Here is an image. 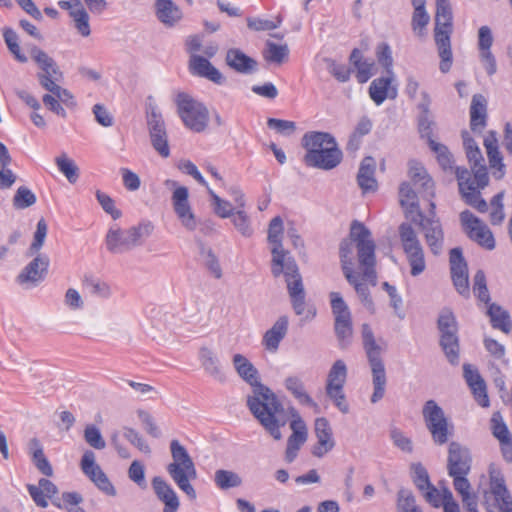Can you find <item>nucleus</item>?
<instances>
[{
    "instance_id": "obj_18",
    "label": "nucleus",
    "mask_w": 512,
    "mask_h": 512,
    "mask_svg": "<svg viewBox=\"0 0 512 512\" xmlns=\"http://www.w3.org/2000/svg\"><path fill=\"white\" fill-rule=\"evenodd\" d=\"M455 175L458 181L459 192L461 193L465 202L477 209L481 213H485L488 210L487 202L481 198L480 187L475 180H472V175L467 168L456 167Z\"/></svg>"
},
{
    "instance_id": "obj_28",
    "label": "nucleus",
    "mask_w": 512,
    "mask_h": 512,
    "mask_svg": "<svg viewBox=\"0 0 512 512\" xmlns=\"http://www.w3.org/2000/svg\"><path fill=\"white\" fill-rule=\"evenodd\" d=\"M151 485L158 500L164 504L163 512H177L180 501L172 486L160 476H155Z\"/></svg>"
},
{
    "instance_id": "obj_35",
    "label": "nucleus",
    "mask_w": 512,
    "mask_h": 512,
    "mask_svg": "<svg viewBox=\"0 0 512 512\" xmlns=\"http://www.w3.org/2000/svg\"><path fill=\"white\" fill-rule=\"evenodd\" d=\"M376 163L372 157H365L359 167L357 183L363 193L375 192L378 188L375 179Z\"/></svg>"
},
{
    "instance_id": "obj_53",
    "label": "nucleus",
    "mask_w": 512,
    "mask_h": 512,
    "mask_svg": "<svg viewBox=\"0 0 512 512\" xmlns=\"http://www.w3.org/2000/svg\"><path fill=\"white\" fill-rule=\"evenodd\" d=\"M334 330L342 349L347 348L351 344L353 336L352 319L345 322H334Z\"/></svg>"
},
{
    "instance_id": "obj_59",
    "label": "nucleus",
    "mask_w": 512,
    "mask_h": 512,
    "mask_svg": "<svg viewBox=\"0 0 512 512\" xmlns=\"http://www.w3.org/2000/svg\"><path fill=\"white\" fill-rule=\"evenodd\" d=\"M36 203L35 194L27 187L20 186L14 197H13V206L16 209H25Z\"/></svg>"
},
{
    "instance_id": "obj_33",
    "label": "nucleus",
    "mask_w": 512,
    "mask_h": 512,
    "mask_svg": "<svg viewBox=\"0 0 512 512\" xmlns=\"http://www.w3.org/2000/svg\"><path fill=\"white\" fill-rule=\"evenodd\" d=\"M464 378L472 390L477 403L482 407L489 406V398L486 391V384L476 369L471 365L464 364L463 366Z\"/></svg>"
},
{
    "instance_id": "obj_36",
    "label": "nucleus",
    "mask_w": 512,
    "mask_h": 512,
    "mask_svg": "<svg viewBox=\"0 0 512 512\" xmlns=\"http://www.w3.org/2000/svg\"><path fill=\"white\" fill-rule=\"evenodd\" d=\"M409 177L420 194L427 197L434 195V183L421 164L409 163Z\"/></svg>"
},
{
    "instance_id": "obj_27",
    "label": "nucleus",
    "mask_w": 512,
    "mask_h": 512,
    "mask_svg": "<svg viewBox=\"0 0 512 512\" xmlns=\"http://www.w3.org/2000/svg\"><path fill=\"white\" fill-rule=\"evenodd\" d=\"M58 5L61 9L68 10L70 17L73 19L75 28L83 37L91 34L89 24V14L81 0L59 1Z\"/></svg>"
},
{
    "instance_id": "obj_32",
    "label": "nucleus",
    "mask_w": 512,
    "mask_h": 512,
    "mask_svg": "<svg viewBox=\"0 0 512 512\" xmlns=\"http://www.w3.org/2000/svg\"><path fill=\"white\" fill-rule=\"evenodd\" d=\"M199 361L207 375L221 383L226 381L225 371L217 354L211 348L206 346L200 348Z\"/></svg>"
},
{
    "instance_id": "obj_2",
    "label": "nucleus",
    "mask_w": 512,
    "mask_h": 512,
    "mask_svg": "<svg viewBox=\"0 0 512 512\" xmlns=\"http://www.w3.org/2000/svg\"><path fill=\"white\" fill-rule=\"evenodd\" d=\"M247 406L275 440L282 438L280 427L285 425V421L279 416L283 412V406L270 388L263 384L253 388L252 395L247 397Z\"/></svg>"
},
{
    "instance_id": "obj_44",
    "label": "nucleus",
    "mask_w": 512,
    "mask_h": 512,
    "mask_svg": "<svg viewBox=\"0 0 512 512\" xmlns=\"http://www.w3.org/2000/svg\"><path fill=\"white\" fill-rule=\"evenodd\" d=\"M286 389L299 401L300 404L317 408V404L305 391L302 380L297 376H290L285 380Z\"/></svg>"
},
{
    "instance_id": "obj_45",
    "label": "nucleus",
    "mask_w": 512,
    "mask_h": 512,
    "mask_svg": "<svg viewBox=\"0 0 512 512\" xmlns=\"http://www.w3.org/2000/svg\"><path fill=\"white\" fill-rule=\"evenodd\" d=\"M83 286L89 290V293L97 298L107 300L113 295L112 287L106 281L92 276H85Z\"/></svg>"
},
{
    "instance_id": "obj_54",
    "label": "nucleus",
    "mask_w": 512,
    "mask_h": 512,
    "mask_svg": "<svg viewBox=\"0 0 512 512\" xmlns=\"http://www.w3.org/2000/svg\"><path fill=\"white\" fill-rule=\"evenodd\" d=\"M397 509L399 512H421L416 505V500L412 492L401 488L397 494Z\"/></svg>"
},
{
    "instance_id": "obj_46",
    "label": "nucleus",
    "mask_w": 512,
    "mask_h": 512,
    "mask_svg": "<svg viewBox=\"0 0 512 512\" xmlns=\"http://www.w3.org/2000/svg\"><path fill=\"white\" fill-rule=\"evenodd\" d=\"M214 482L221 490H228L242 485L240 475L231 470L218 469L214 474Z\"/></svg>"
},
{
    "instance_id": "obj_52",
    "label": "nucleus",
    "mask_w": 512,
    "mask_h": 512,
    "mask_svg": "<svg viewBox=\"0 0 512 512\" xmlns=\"http://www.w3.org/2000/svg\"><path fill=\"white\" fill-rule=\"evenodd\" d=\"M231 218L234 227L242 236L248 238L253 235L251 221L247 213L244 211V208L236 209Z\"/></svg>"
},
{
    "instance_id": "obj_13",
    "label": "nucleus",
    "mask_w": 512,
    "mask_h": 512,
    "mask_svg": "<svg viewBox=\"0 0 512 512\" xmlns=\"http://www.w3.org/2000/svg\"><path fill=\"white\" fill-rule=\"evenodd\" d=\"M347 366L341 359L336 360L327 375L325 391L333 404L343 414L349 412V404L344 393V385L347 379Z\"/></svg>"
},
{
    "instance_id": "obj_6",
    "label": "nucleus",
    "mask_w": 512,
    "mask_h": 512,
    "mask_svg": "<svg viewBox=\"0 0 512 512\" xmlns=\"http://www.w3.org/2000/svg\"><path fill=\"white\" fill-rule=\"evenodd\" d=\"M153 225L149 221L139 222L137 225L122 229L117 224L112 225L105 236L106 249L112 254H124L143 245L152 234Z\"/></svg>"
},
{
    "instance_id": "obj_20",
    "label": "nucleus",
    "mask_w": 512,
    "mask_h": 512,
    "mask_svg": "<svg viewBox=\"0 0 512 512\" xmlns=\"http://www.w3.org/2000/svg\"><path fill=\"white\" fill-rule=\"evenodd\" d=\"M489 487L494 497V507L498 512H512V496L503 474L495 467L489 469Z\"/></svg>"
},
{
    "instance_id": "obj_62",
    "label": "nucleus",
    "mask_w": 512,
    "mask_h": 512,
    "mask_svg": "<svg viewBox=\"0 0 512 512\" xmlns=\"http://www.w3.org/2000/svg\"><path fill=\"white\" fill-rule=\"evenodd\" d=\"M84 439L86 443L94 449L102 450L106 447V442L98 427L89 424L84 429Z\"/></svg>"
},
{
    "instance_id": "obj_49",
    "label": "nucleus",
    "mask_w": 512,
    "mask_h": 512,
    "mask_svg": "<svg viewBox=\"0 0 512 512\" xmlns=\"http://www.w3.org/2000/svg\"><path fill=\"white\" fill-rule=\"evenodd\" d=\"M330 299L335 322H345L352 319L351 312L347 304L338 292H331Z\"/></svg>"
},
{
    "instance_id": "obj_30",
    "label": "nucleus",
    "mask_w": 512,
    "mask_h": 512,
    "mask_svg": "<svg viewBox=\"0 0 512 512\" xmlns=\"http://www.w3.org/2000/svg\"><path fill=\"white\" fill-rule=\"evenodd\" d=\"M283 232V223L280 217H274L268 229V241L273 244L271 249L272 265L281 264L285 259L292 257L289 251L285 250L282 246L280 237Z\"/></svg>"
},
{
    "instance_id": "obj_3",
    "label": "nucleus",
    "mask_w": 512,
    "mask_h": 512,
    "mask_svg": "<svg viewBox=\"0 0 512 512\" xmlns=\"http://www.w3.org/2000/svg\"><path fill=\"white\" fill-rule=\"evenodd\" d=\"M302 146L306 150L303 160L308 167L331 170L342 161V151L330 133L307 132L302 137Z\"/></svg>"
},
{
    "instance_id": "obj_9",
    "label": "nucleus",
    "mask_w": 512,
    "mask_h": 512,
    "mask_svg": "<svg viewBox=\"0 0 512 512\" xmlns=\"http://www.w3.org/2000/svg\"><path fill=\"white\" fill-rule=\"evenodd\" d=\"M399 239L412 276L422 274L426 269L424 248L411 224L403 222L398 228Z\"/></svg>"
},
{
    "instance_id": "obj_34",
    "label": "nucleus",
    "mask_w": 512,
    "mask_h": 512,
    "mask_svg": "<svg viewBox=\"0 0 512 512\" xmlns=\"http://www.w3.org/2000/svg\"><path fill=\"white\" fill-rule=\"evenodd\" d=\"M232 364L238 376L243 381L251 385L253 388H256L258 385H262L258 370L246 356L240 353L234 354L232 357Z\"/></svg>"
},
{
    "instance_id": "obj_61",
    "label": "nucleus",
    "mask_w": 512,
    "mask_h": 512,
    "mask_svg": "<svg viewBox=\"0 0 512 512\" xmlns=\"http://www.w3.org/2000/svg\"><path fill=\"white\" fill-rule=\"evenodd\" d=\"M215 213L221 218H230L236 211L229 201L221 199L211 188H208Z\"/></svg>"
},
{
    "instance_id": "obj_40",
    "label": "nucleus",
    "mask_w": 512,
    "mask_h": 512,
    "mask_svg": "<svg viewBox=\"0 0 512 512\" xmlns=\"http://www.w3.org/2000/svg\"><path fill=\"white\" fill-rule=\"evenodd\" d=\"M226 63L229 67L242 74H250L257 67V62L253 58L236 48L227 51Z\"/></svg>"
},
{
    "instance_id": "obj_56",
    "label": "nucleus",
    "mask_w": 512,
    "mask_h": 512,
    "mask_svg": "<svg viewBox=\"0 0 512 512\" xmlns=\"http://www.w3.org/2000/svg\"><path fill=\"white\" fill-rule=\"evenodd\" d=\"M450 270L451 277H456L457 275H467L468 267L467 263L463 257L461 248H453L450 250Z\"/></svg>"
},
{
    "instance_id": "obj_24",
    "label": "nucleus",
    "mask_w": 512,
    "mask_h": 512,
    "mask_svg": "<svg viewBox=\"0 0 512 512\" xmlns=\"http://www.w3.org/2000/svg\"><path fill=\"white\" fill-rule=\"evenodd\" d=\"M27 490L37 506L46 508L48 506L46 498H49L54 506L62 509L61 500L56 496L58 494V488L50 480L41 478L38 481V486L29 484L27 485Z\"/></svg>"
},
{
    "instance_id": "obj_60",
    "label": "nucleus",
    "mask_w": 512,
    "mask_h": 512,
    "mask_svg": "<svg viewBox=\"0 0 512 512\" xmlns=\"http://www.w3.org/2000/svg\"><path fill=\"white\" fill-rule=\"evenodd\" d=\"M81 469L91 481L102 472V469L95 461V454L91 450L84 452L81 459Z\"/></svg>"
},
{
    "instance_id": "obj_22",
    "label": "nucleus",
    "mask_w": 512,
    "mask_h": 512,
    "mask_svg": "<svg viewBox=\"0 0 512 512\" xmlns=\"http://www.w3.org/2000/svg\"><path fill=\"white\" fill-rule=\"evenodd\" d=\"M469 450L457 442H451L448 448L447 471L449 476L468 475L471 470Z\"/></svg>"
},
{
    "instance_id": "obj_26",
    "label": "nucleus",
    "mask_w": 512,
    "mask_h": 512,
    "mask_svg": "<svg viewBox=\"0 0 512 512\" xmlns=\"http://www.w3.org/2000/svg\"><path fill=\"white\" fill-rule=\"evenodd\" d=\"M314 431L317 438V444L312 449L315 457L322 458L335 446L332 428L325 417H319L315 420Z\"/></svg>"
},
{
    "instance_id": "obj_19",
    "label": "nucleus",
    "mask_w": 512,
    "mask_h": 512,
    "mask_svg": "<svg viewBox=\"0 0 512 512\" xmlns=\"http://www.w3.org/2000/svg\"><path fill=\"white\" fill-rule=\"evenodd\" d=\"M34 256L33 260L22 269L16 278L18 284L27 288L35 287L44 280L50 263L48 256L45 254L38 252Z\"/></svg>"
},
{
    "instance_id": "obj_31",
    "label": "nucleus",
    "mask_w": 512,
    "mask_h": 512,
    "mask_svg": "<svg viewBox=\"0 0 512 512\" xmlns=\"http://www.w3.org/2000/svg\"><path fill=\"white\" fill-rule=\"evenodd\" d=\"M288 318L287 316H280L268 329L262 338V345L265 350L275 353L279 349L281 341L286 337L288 332Z\"/></svg>"
},
{
    "instance_id": "obj_15",
    "label": "nucleus",
    "mask_w": 512,
    "mask_h": 512,
    "mask_svg": "<svg viewBox=\"0 0 512 512\" xmlns=\"http://www.w3.org/2000/svg\"><path fill=\"white\" fill-rule=\"evenodd\" d=\"M29 53L31 59L39 68L36 78L43 89L49 88L54 82H60L62 80V71L56 61L48 55V53L36 45L30 47Z\"/></svg>"
},
{
    "instance_id": "obj_12",
    "label": "nucleus",
    "mask_w": 512,
    "mask_h": 512,
    "mask_svg": "<svg viewBox=\"0 0 512 512\" xmlns=\"http://www.w3.org/2000/svg\"><path fill=\"white\" fill-rule=\"evenodd\" d=\"M422 414L434 443H447L452 435L453 426L448 422L443 409L434 400H428L423 406Z\"/></svg>"
},
{
    "instance_id": "obj_57",
    "label": "nucleus",
    "mask_w": 512,
    "mask_h": 512,
    "mask_svg": "<svg viewBox=\"0 0 512 512\" xmlns=\"http://www.w3.org/2000/svg\"><path fill=\"white\" fill-rule=\"evenodd\" d=\"M266 47L264 57L269 62L280 64L288 57L289 49L286 44L278 45L273 42H267Z\"/></svg>"
},
{
    "instance_id": "obj_48",
    "label": "nucleus",
    "mask_w": 512,
    "mask_h": 512,
    "mask_svg": "<svg viewBox=\"0 0 512 512\" xmlns=\"http://www.w3.org/2000/svg\"><path fill=\"white\" fill-rule=\"evenodd\" d=\"M428 145L430 149L436 154L437 161L441 168L444 171H452L454 169V160L448 148L445 145L436 142L432 138H429Z\"/></svg>"
},
{
    "instance_id": "obj_64",
    "label": "nucleus",
    "mask_w": 512,
    "mask_h": 512,
    "mask_svg": "<svg viewBox=\"0 0 512 512\" xmlns=\"http://www.w3.org/2000/svg\"><path fill=\"white\" fill-rule=\"evenodd\" d=\"M96 198L102 209L114 220H117L122 216V212L116 208L114 200L108 194L97 190Z\"/></svg>"
},
{
    "instance_id": "obj_47",
    "label": "nucleus",
    "mask_w": 512,
    "mask_h": 512,
    "mask_svg": "<svg viewBox=\"0 0 512 512\" xmlns=\"http://www.w3.org/2000/svg\"><path fill=\"white\" fill-rule=\"evenodd\" d=\"M488 315L494 328L500 329L505 333L510 331V316L496 304H491L488 309Z\"/></svg>"
},
{
    "instance_id": "obj_25",
    "label": "nucleus",
    "mask_w": 512,
    "mask_h": 512,
    "mask_svg": "<svg viewBox=\"0 0 512 512\" xmlns=\"http://www.w3.org/2000/svg\"><path fill=\"white\" fill-rule=\"evenodd\" d=\"M494 38L492 31L488 26H481L478 30V50L479 59L489 76L497 71V63L495 56L491 52Z\"/></svg>"
},
{
    "instance_id": "obj_43",
    "label": "nucleus",
    "mask_w": 512,
    "mask_h": 512,
    "mask_svg": "<svg viewBox=\"0 0 512 512\" xmlns=\"http://www.w3.org/2000/svg\"><path fill=\"white\" fill-rule=\"evenodd\" d=\"M400 204L405 210V215L411 220V217H416L417 212H422L418 204V196L411 184L404 182L399 188Z\"/></svg>"
},
{
    "instance_id": "obj_29",
    "label": "nucleus",
    "mask_w": 512,
    "mask_h": 512,
    "mask_svg": "<svg viewBox=\"0 0 512 512\" xmlns=\"http://www.w3.org/2000/svg\"><path fill=\"white\" fill-rule=\"evenodd\" d=\"M189 70L193 75L206 78L215 84L222 85L226 78L206 58L192 54L189 60Z\"/></svg>"
},
{
    "instance_id": "obj_17",
    "label": "nucleus",
    "mask_w": 512,
    "mask_h": 512,
    "mask_svg": "<svg viewBox=\"0 0 512 512\" xmlns=\"http://www.w3.org/2000/svg\"><path fill=\"white\" fill-rule=\"evenodd\" d=\"M460 221L468 237L487 250L495 248V239L489 227L469 210L462 211Z\"/></svg>"
},
{
    "instance_id": "obj_21",
    "label": "nucleus",
    "mask_w": 512,
    "mask_h": 512,
    "mask_svg": "<svg viewBox=\"0 0 512 512\" xmlns=\"http://www.w3.org/2000/svg\"><path fill=\"white\" fill-rule=\"evenodd\" d=\"M150 140L153 148L160 156L167 158L170 155L166 127L162 116L156 111H151L147 119Z\"/></svg>"
},
{
    "instance_id": "obj_63",
    "label": "nucleus",
    "mask_w": 512,
    "mask_h": 512,
    "mask_svg": "<svg viewBox=\"0 0 512 512\" xmlns=\"http://www.w3.org/2000/svg\"><path fill=\"white\" fill-rule=\"evenodd\" d=\"M473 292L475 296L482 302L490 301L489 291L486 285V277L482 270H478L473 279Z\"/></svg>"
},
{
    "instance_id": "obj_16",
    "label": "nucleus",
    "mask_w": 512,
    "mask_h": 512,
    "mask_svg": "<svg viewBox=\"0 0 512 512\" xmlns=\"http://www.w3.org/2000/svg\"><path fill=\"white\" fill-rule=\"evenodd\" d=\"M165 186L174 189L171 200L174 212L181 224L189 231L195 230L197 220L189 203L187 187L179 186L177 181L171 179L165 181Z\"/></svg>"
},
{
    "instance_id": "obj_51",
    "label": "nucleus",
    "mask_w": 512,
    "mask_h": 512,
    "mask_svg": "<svg viewBox=\"0 0 512 512\" xmlns=\"http://www.w3.org/2000/svg\"><path fill=\"white\" fill-rule=\"evenodd\" d=\"M47 232V223L44 218H41L37 223L36 231L34 233V239L26 252V256L32 257L40 251V249L44 245Z\"/></svg>"
},
{
    "instance_id": "obj_14",
    "label": "nucleus",
    "mask_w": 512,
    "mask_h": 512,
    "mask_svg": "<svg viewBox=\"0 0 512 512\" xmlns=\"http://www.w3.org/2000/svg\"><path fill=\"white\" fill-rule=\"evenodd\" d=\"M440 331V345L452 365L459 363V339L457 335V322L453 313L444 309L438 318Z\"/></svg>"
},
{
    "instance_id": "obj_23",
    "label": "nucleus",
    "mask_w": 512,
    "mask_h": 512,
    "mask_svg": "<svg viewBox=\"0 0 512 512\" xmlns=\"http://www.w3.org/2000/svg\"><path fill=\"white\" fill-rule=\"evenodd\" d=\"M292 434L287 440V447L285 451V460L292 463L298 454L301 446L307 441L308 430L303 419L298 415H293V420L290 422Z\"/></svg>"
},
{
    "instance_id": "obj_58",
    "label": "nucleus",
    "mask_w": 512,
    "mask_h": 512,
    "mask_svg": "<svg viewBox=\"0 0 512 512\" xmlns=\"http://www.w3.org/2000/svg\"><path fill=\"white\" fill-rule=\"evenodd\" d=\"M430 17L425 8H414L412 16V30L414 33L422 38L426 35V26L428 25Z\"/></svg>"
},
{
    "instance_id": "obj_50",
    "label": "nucleus",
    "mask_w": 512,
    "mask_h": 512,
    "mask_svg": "<svg viewBox=\"0 0 512 512\" xmlns=\"http://www.w3.org/2000/svg\"><path fill=\"white\" fill-rule=\"evenodd\" d=\"M55 163L58 169L65 175L70 183H75L79 177V169L75 162L65 153L56 157Z\"/></svg>"
},
{
    "instance_id": "obj_41",
    "label": "nucleus",
    "mask_w": 512,
    "mask_h": 512,
    "mask_svg": "<svg viewBox=\"0 0 512 512\" xmlns=\"http://www.w3.org/2000/svg\"><path fill=\"white\" fill-rule=\"evenodd\" d=\"M466 155L473 172L472 180H475V183H478L480 187H486L489 182V177L479 147L469 151Z\"/></svg>"
},
{
    "instance_id": "obj_38",
    "label": "nucleus",
    "mask_w": 512,
    "mask_h": 512,
    "mask_svg": "<svg viewBox=\"0 0 512 512\" xmlns=\"http://www.w3.org/2000/svg\"><path fill=\"white\" fill-rule=\"evenodd\" d=\"M391 81V77H380L371 82L369 95L376 105H381L387 98L397 97V89L390 86Z\"/></svg>"
},
{
    "instance_id": "obj_42",
    "label": "nucleus",
    "mask_w": 512,
    "mask_h": 512,
    "mask_svg": "<svg viewBox=\"0 0 512 512\" xmlns=\"http://www.w3.org/2000/svg\"><path fill=\"white\" fill-rule=\"evenodd\" d=\"M486 105L487 101L481 94H476L472 98L470 107V126L473 131H479L486 125Z\"/></svg>"
},
{
    "instance_id": "obj_4",
    "label": "nucleus",
    "mask_w": 512,
    "mask_h": 512,
    "mask_svg": "<svg viewBox=\"0 0 512 512\" xmlns=\"http://www.w3.org/2000/svg\"><path fill=\"white\" fill-rule=\"evenodd\" d=\"M361 339L372 375L373 393L370 401L375 404L384 397L387 384L386 370L382 359L385 348L377 342L372 328L367 323L361 326Z\"/></svg>"
},
{
    "instance_id": "obj_55",
    "label": "nucleus",
    "mask_w": 512,
    "mask_h": 512,
    "mask_svg": "<svg viewBox=\"0 0 512 512\" xmlns=\"http://www.w3.org/2000/svg\"><path fill=\"white\" fill-rule=\"evenodd\" d=\"M200 255L204 261L205 266L211 272V274L216 279H220L222 277V269L219 264L218 258L214 254L213 250L209 247L201 245Z\"/></svg>"
},
{
    "instance_id": "obj_10",
    "label": "nucleus",
    "mask_w": 512,
    "mask_h": 512,
    "mask_svg": "<svg viewBox=\"0 0 512 512\" xmlns=\"http://www.w3.org/2000/svg\"><path fill=\"white\" fill-rule=\"evenodd\" d=\"M177 112L184 125L194 132H202L209 121L208 109L187 93H178L176 97Z\"/></svg>"
},
{
    "instance_id": "obj_1",
    "label": "nucleus",
    "mask_w": 512,
    "mask_h": 512,
    "mask_svg": "<svg viewBox=\"0 0 512 512\" xmlns=\"http://www.w3.org/2000/svg\"><path fill=\"white\" fill-rule=\"evenodd\" d=\"M375 248L371 232L358 221L351 224L349 239L343 240L340 244L344 276L369 308L373 306V301L368 285L375 286L377 283Z\"/></svg>"
},
{
    "instance_id": "obj_8",
    "label": "nucleus",
    "mask_w": 512,
    "mask_h": 512,
    "mask_svg": "<svg viewBox=\"0 0 512 512\" xmlns=\"http://www.w3.org/2000/svg\"><path fill=\"white\" fill-rule=\"evenodd\" d=\"M452 9L448 0H437L434 38L441 59L439 69L442 73L450 71L453 63L451 49Z\"/></svg>"
},
{
    "instance_id": "obj_39",
    "label": "nucleus",
    "mask_w": 512,
    "mask_h": 512,
    "mask_svg": "<svg viewBox=\"0 0 512 512\" xmlns=\"http://www.w3.org/2000/svg\"><path fill=\"white\" fill-rule=\"evenodd\" d=\"M451 477L453 478L454 489L460 495L467 512H478L477 496L471 493V484L467 479V475H454Z\"/></svg>"
},
{
    "instance_id": "obj_37",
    "label": "nucleus",
    "mask_w": 512,
    "mask_h": 512,
    "mask_svg": "<svg viewBox=\"0 0 512 512\" xmlns=\"http://www.w3.org/2000/svg\"><path fill=\"white\" fill-rule=\"evenodd\" d=\"M154 6L157 19L167 27L176 25L182 19L181 9L172 0H156Z\"/></svg>"
},
{
    "instance_id": "obj_11",
    "label": "nucleus",
    "mask_w": 512,
    "mask_h": 512,
    "mask_svg": "<svg viewBox=\"0 0 512 512\" xmlns=\"http://www.w3.org/2000/svg\"><path fill=\"white\" fill-rule=\"evenodd\" d=\"M435 208V203L430 202L428 216H425L423 212H417L416 217H411V222L421 229L431 253L437 256L443 250L444 231L440 220L436 217Z\"/></svg>"
},
{
    "instance_id": "obj_5",
    "label": "nucleus",
    "mask_w": 512,
    "mask_h": 512,
    "mask_svg": "<svg viewBox=\"0 0 512 512\" xmlns=\"http://www.w3.org/2000/svg\"><path fill=\"white\" fill-rule=\"evenodd\" d=\"M170 452L172 462L166 467L169 476L189 499H196L197 494L191 481L197 478V470L191 456L187 449L176 439L170 442Z\"/></svg>"
},
{
    "instance_id": "obj_7",
    "label": "nucleus",
    "mask_w": 512,
    "mask_h": 512,
    "mask_svg": "<svg viewBox=\"0 0 512 512\" xmlns=\"http://www.w3.org/2000/svg\"><path fill=\"white\" fill-rule=\"evenodd\" d=\"M274 277L284 274L288 294L292 307L297 315H304L305 320H311L316 316V309L309 307L305 312V291L298 266L293 257L285 259L281 264H273L271 268Z\"/></svg>"
}]
</instances>
